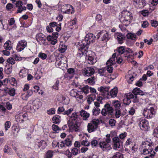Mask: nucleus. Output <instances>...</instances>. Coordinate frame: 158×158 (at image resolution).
Returning <instances> with one entry per match:
<instances>
[{
	"mask_svg": "<svg viewBox=\"0 0 158 158\" xmlns=\"http://www.w3.org/2000/svg\"><path fill=\"white\" fill-rule=\"evenodd\" d=\"M95 36H93V34L91 33H89L87 34L85 38V40L82 41L81 43L79 42L78 49L79 50L78 55L80 56H81L84 54V52L88 49V45L90 42H93V40H94Z\"/></svg>",
	"mask_w": 158,
	"mask_h": 158,
	"instance_id": "f257e3e1",
	"label": "nucleus"
},
{
	"mask_svg": "<svg viewBox=\"0 0 158 158\" xmlns=\"http://www.w3.org/2000/svg\"><path fill=\"white\" fill-rule=\"evenodd\" d=\"M131 14L129 11H123L121 14L119 20L123 25L126 26L130 24V21L132 19Z\"/></svg>",
	"mask_w": 158,
	"mask_h": 158,
	"instance_id": "f03ea898",
	"label": "nucleus"
},
{
	"mask_svg": "<svg viewBox=\"0 0 158 158\" xmlns=\"http://www.w3.org/2000/svg\"><path fill=\"white\" fill-rule=\"evenodd\" d=\"M141 147L143 149V153L144 155L147 154L152 151L154 143L151 140L148 139L142 142Z\"/></svg>",
	"mask_w": 158,
	"mask_h": 158,
	"instance_id": "7ed1b4c3",
	"label": "nucleus"
},
{
	"mask_svg": "<svg viewBox=\"0 0 158 158\" xmlns=\"http://www.w3.org/2000/svg\"><path fill=\"white\" fill-rule=\"evenodd\" d=\"M99 123V120L97 119H94L89 123L87 127L88 132L91 133L95 131L97 128Z\"/></svg>",
	"mask_w": 158,
	"mask_h": 158,
	"instance_id": "20e7f679",
	"label": "nucleus"
},
{
	"mask_svg": "<svg viewBox=\"0 0 158 158\" xmlns=\"http://www.w3.org/2000/svg\"><path fill=\"white\" fill-rule=\"evenodd\" d=\"M155 111L152 107H148L145 108L143 111V114L144 116L147 118H150L152 117L155 114Z\"/></svg>",
	"mask_w": 158,
	"mask_h": 158,
	"instance_id": "39448f33",
	"label": "nucleus"
},
{
	"mask_svg": "<svg viewBox=\"0 0 158 158\" xmlns=\"http://www.w3.org/2000/svg\"><path fill=\"white\" fill-rule=\"evenodd\" d=\"M114 111L113 108L109 104H106L104 106V108L101 111L102 114L106 116L107 115H111Z\"/></svg>",
	"mask_w": 158,
	"mask_h": 158,
	"instance_id": "423d86ee",
	"label": "nucleus"
},
{
	"mask_svg": "<svg viewBox=\"0 0 158 158\" xmlns=\"http://www.w3.org/2000/svg\"><path fill=\"white\" fill-rule=\"evenodd\" d=\"M116 56V53H114L112 56V57L110 58L106 63L107 65V70L110 73H112L113 71V68L111 66L112 65L115 63V57Z\"/></svg>",
	"mask_w": 158,
	"mask_h": 158,
	"instance_id": "0eeeda50",
	"label": "nucleus"
},
{
	"mask_svg": "<svg viewBox=\"0 0 158 158\" xmlns=\"http://www.w3.org/2000/svg\"><path fill=\"white\" fill-rule=\"evenodd\" d=\"M97 36L98 39L101 36L102 40L103 41H107L110 38V35L106 31H101L98 33Z\"/></svg>",
	"mask_w": 158,
	"mask_h": 158,
	"instance_id": "6e6552de",
	"label": "nucleus"
},
{
	"mask_svg": "<svg viewBox=\"0 0 158 158\" xmlns=\"http://www.w3.org/2000/svg\"><path fill=\"white\" fill-rule=\"evenodd\" d=\"M27 116L26 113L22 111L19 112L15 116L16 120L17 122L21 123L27 119Z\"/></svg>",
	"mask_w": 158,
	"mask_h": 158,
	"instance_id": "1a4fd4ad",
	"label": "nucleus"
},
{
	"mask_svg": "<svg viewBox=\"0 0 158 158\" xmlns=\"http://www.w3.org/2000/svg\"><path fill=\"white\" fill-rule=\"evenodd\" d=\"M70 130L72 131H80L81 129L80 127V122L75 123H68Z\"/></svg>",
	"mask_w": 158,
	"mask_h": 158,
	"instance_id": "9d476101",
	"label": "nucleus"
},
{
	"mask_svg": "<svg viewBox=\"0 0 158 158\" xmlns=\"http://www.w3.org/2000/svg\"><path fill=\"white\" fill-rule=\"evenodd\" d=\"M90 52L87 51L85 53L86 61L89 64H92L95 63L96 60L94 58V53L89 54Z\"/></svg>",
	"mask_w": 158,
	"mask_h": 158,
	"instance_id": "9b49d317",
	"label": "nucleus"
},
{
	"mask_svg": "<svg viewBox=\"0 0 158 158\" xmlns=\"http://www.w3.org/2000/svg\"><path fill=\"white\" fill-rule=\"evenodd\" d=\"M112 140L114 144L113 148L114 149L116 150L122 147V142L118 137H114L112 139Z\"/></svg>",
	"mask_w": 158,
	"mask_h": 158,
	"instance_id": "f8f14e48",
	"label": "nucleus"
},
{
	"mask_svg": "<svg viewBox=\"0 0 158 158\" xmlns=\"http://www.w3.org/2000/svg\"><path fill=\"white\" fill-rule=\"evenodd\" d=\"M82 75L84 76H90L93 75L95 72L94 69L91 67H87L81 70Z\"/></svg>",
	"mask_w": 158,
	"mask_h": 158,
	"instance_id": "ddd939ff",
	"label": "nucleus"
},
{
	"mask_svg": "<svg viewBox=\"0 0 158 158\" xmlns=\"http://www.w3.org/2000/svg\"><path fill=\"white\" fill-rule=\"evenodd\" d=\"M58 147L61 148H65L66 146H71L72 144V139L71 138H66L64 141H61L60 143H57Z\"/></svg>",
	"mask_w": 158,
	"mask_h": 158,
	"instance_id": "4468645a",
	"label": "nucleus"
},
{
	"mask_svg": "<svg viewBox=\"0 0 158 158\" xmlns=\"http://www.w3.org/2000/svg\"><path fill=\"white\" fill-rule=\"evenodd\" d=\"M99 145L103 151H108L111 148L110 144L106 142L104 140L101 141L99 143Z\"/></svg>",
	"mask_w": 158,
	"mask_h": 158,
	"instance_id": "2eb2a0df",
	"label": "nucleus"
},
{
	"mask_svg": "<svg viewBox=\"0 0 158 158\" xmlns=\"http://www.w3.org/2000/svg\"><path fill=\"white\" fill-rule=\"evenodd\" d=\"M70 95L72 97H75L78 100L82 99L83 96L81 95V92L77 91L76 89H73L70 92Z\"/></svg>",
	"mask_w": 158,
	"mask_h": 158,
	"instance_id": "dca6fc26",
	"label": "nucleus"
},
{
	"mask_svg": "<svg viewBox=\"0 0 158 158\" xmlns=\"http://www.w3.org/2000/svg\"><path fill=\"white\" fill-rule=\"evenodd\" d=\"M139 124L142 130L146 131L148 129V122L146 120L140 118L139 120Z\"/></svg>",
	"mask_w": 158,
	"mask_h": 158,
	"instance_id": "f3484780",
	"label": "nucleus"
},
{
	"mask_svg": "<svg viewBox=\"0 0 158 158\" xmlns=\"http://www.w3.org/2000/svg\"><path fill=\"white\" fill-rule=\"evenodd\" d=\"M79 116L76 113H73L69 117L68 123H75L79 122H78Z\"/></svg>",
	"mask_w": 158,
	"mask_h": 158,
	"instance_id": "a211bd4d",
	"label": "nucleus"
},
{
	"mask_svg": "<svg viewBox=\"0 0 158 158\" xmlns=\"http://www.w3.org/2000/svg\"><path fill=\"white\" fill-rule=\"evenodd\" d=\"M67 58L65 57L61 58L60 59L56 60V65L57 67L62 68V65L64 66L66 65Z\"/></svg>",
	"mask_w": 158,
	"mask_h": 158,
	"instance_id": "6ab92c4d",
	"label": "nucleus"
},
{
	"mask_svg": "<svg viewBox=\"0 0 158 158\" xmlns=\"http://www.w3.org/2000/svg\"><path fill=\"white\" fill-rule=\"evenodd\" d=\"M27 45V42L24 40L19 41L17 44V50L18 51H21L23 50Z\"/></svg>",
	"mask_w": 158,
	"mask_h": 158,
	"instance_id": "aec40b11",
	"label": "nucleus"
},
{
	"mask_svg": "<svg viewBox=\"0 0 158 158\" xmlns=\"http://www.w3.org/2000/svg\"><path fill=\"white\" fill-rule=\"evenodd\" d=\"M16 7L18 8L17 13H20L23 10H26V7L23 6V3L21 1H17L15 3Z\"/></svg>",
	"mask_w": 158,
	"mask_h": 158,
	"instance_id": "412c9836",
	"label": "nucleus"
},
{
	"mask_svg": "<svg viewBox=\"0 0 158 158\" xmlns=\"http://www.w3.org/2000/svg\"><path fill=\"white\" fill-rule=\"evenodd\" d=\"M36 39L40 44H44L46 40V38L44 34L40 33L37 35Z\"/></svg>",
	"mask_w": 158,
	"mask_h": 158,
	"instance_id": "4be33fe9",
	"label": "nucleus"
},
{
	"mask_svg": "<svg viewBox=\"0 0 158 158\" xmlns=\"http://www.w3.org/2000/svg\"><path fill=\"white\" fill-rule=\"evenodd\" d=\"M126 109H124L122 113H121L120 109H115V118H119L120 116H123L127 113Z\"/></svg>",
	"mask_w": 158,
	"mask_h": 158,
	"instance_id": "5701e85b",
	"label": "nucleus"
},
{
	"mask_svg": "<svg viewBox=\"0 0 158 158\" xmlns=\"http://www.w3.org/2000/svg\"><path fill=\"white\" fill-rule=\"evenodd\" d=\"M109 87L101 86L98 88V90L100 91L104 96L108 94V91Z\"/></svg>",
	"mask_w": 158,
	"mask_h": 158,
	"instance_id": "b1692460",
	"label": "nucleus"
},
{
	"mask_svg": "<svg viewBox=\"0 0 158 158\" xmlns=\"http://www.w3.org/2000/svg\"><path fill=\"white\" fill-rule=\"evenodd\" d=\"M115 37L116 38L119 44H122L124 39V35L121 33H117L114 35Z\"/></svg>",
	"mask_w": 158,
	"mask_h": 158,
	"instance_id": "393cba45",
	"label": "nucleus"
},
{
	"mask_svg": "<svg viewBox=\"0 0 158 158\" xmlns=\"http://www.w3.org/2000/svg\"><path fill=\"white\" fill-rule=\"evenodd\" d=\"M80 114L84 120H87L89 117V114L84 110H82L80 112Z\"/></svg>",
	"mask_w": 158,
	"mask_h": 158,
	"instance_id": "a878e982",
	"label": "nucleus"
},
{
	"mask_svg": "<svg viewBox=\"0 0 158 158\" xmlns=\"http://www.w3.org/2000/svg\"><path fill=\"white\" fill-rule=\"evenodd\" d=\"M132 92L135 95L138 94L143 95L144 94V92L141 90L139 88H135Z\"/></svg>",
	"mask_w": 158,
	"mask_h": 158,
	"instance_id": "bb28decb",
	"label": "nucleus"
},
{
	"mask_svg": "<svg viewBox=\"0 0 158 158\" xmlns=\"http://www.w3.org/2000/svg\"><path fill=\"white\" fill-rule=\"evenodd\" d=\"M33 91L31 90H29L27 91V94H22V98L23 100H27L29 97L33 94Z\"/></svg>",
	"mask_w": 158,
	"mask_h": 158,
	"instance_id": "cd10ccee",
	"label": "nucleus"
},
{
	"mask_svg": "<svg viewBox=\"0 0 158 158\" xmlns=\"http://www.w3.org/2000/svg\"><path fill=\"white\" fill-rule=\"evenodd\" d=\"M112 104L115 109H120L121 106L120 102L118 100H114L112 101Z\"/></svg>",
	"mask_w": 158,
	"mask_h": 158,
	"instance_id": "c85d7f7f",
	"label": "nucleus"
},
{
	"mask_svg": "<svg viewBox=\"0 0 158 158\" xmlns=\"http://www.w3.org/2000/svg\"><path fill=\"white\" fill-rule=\"evenodd\" d=\"M33 108L34 110L38 109L42 105L41 102L39 101H34L33 102Z\"/></svg>",
	"mask_w": 158,
	"mask_h": 158,
	"instance_id": "c756f323",
	"label": "nucleus"
},
{
	"mask_svg": "<svg viewBox=\"0 0 158 158\" xmlns=\"http://www.w3.org/2000/svg\"><path fill=\"white\" fill-rule=\"evenodd\" d=\"M118 92V89L117 87H115L112 89L110 92V94L112 98L115 97Z\"/></svg>",
	"mask_w": 158,
	"mask_h": 158,
	"instance_id": "7c9ffc66",
	"label": "nucleus"
},
{
	"mask_svg": "<svg viewBox=\"0 0 158 158\" xmlns=\"http://www.w3.org/2000/svg\"><path fill=\"white\" fill-rule=\"evenodd\" d=\"M125 145L127 146H129L131 148L132 146H135V143L134 141L131 139H128L127 140Z\"/></svg>",
	"mask_w": 158,
	"mask_h": 158,
	"instance_id": "2f4dec72",
	"label": "nucleus"
},
{
	"mask_svg": "<svg viewBox=\"0 0 158 158\" xmlns=\"http://www.w3.org/2000/svg\"><path fill=\"white\" fill-rule=\"evenodd\" d=\"M125 96L128 98L130 100L131 99L135 98V102H136L138 101V99L137 98V96L136 95H135L134 96V95L131 93H128L127 95H125Z\"/></svg>",
	"mask_w": 158,
	"mask_h": 158,
	"instance_id": "473e14b6",
	"label": "nucleus"
},
{
	"mask_svg": "<svg viewBox=\"0 0 158 158\" xmlns=\"http://www.w3.org/2000/svg\"><path fill=\"white\" fill-rule=\"evenodd\" d=\"M4 47L6 50H10L12 48L11 42L10 41H7L4 44Z\"/></svg>",
	"mask_w": 158,
	"mask_h": 158,
	"instance_id": "72a5a7b5",
	"label": "nucleus"
},
{
	"mask_svg": "<svg viewBox=\"0 0 158 158\" xmlns=\"http://www.w3.org/2000/svg\"><path fill=\"white\" fill-rule=\"evenodd\" d=\"M96 95L95 94H92L90 95L89 97L88 98L87 101L89 104H90L91 103L94 101L96 98Z\"/></svg>",
	"mask_w": 158,
	"mask_h": 158,
	"instance_id": "f704fd0d",
	"label": "nucleus"
},
{
	"mask_svg": "<svg viewBox=\"0 0 158 158\" xmlns=\"http://www.w3.org/2000/svg\"><path fill=\"white\" fill-rule=\"evenodd\" d=\"M46 39L48 41H51V43L52 45H55L57 41L56 39L52 38V36L50 35L47 36Z\"/></svg>",
	"mask_w": 158,
	"mask_h": 158,
	"instance_id": "c9c22d12",
	"label": "nucleus"
},
{
	"mask_svg": "<svg viewBox=\"0 0 158 158\" xmlns=\"http://www.w3.org/2000/svg\"><path fill=\"white\" fill-rule=\"evenodd\" d=\"M86 82L90 85H94L95 83V78L94 77H91L88 78L86 81Z\"/></svg>",
	"mask_w": 158,
	"mask_h": 158,
	"instance_id": "e433bc0d",
	"label": "nucleus"
},
{
	"mask_svg": "<svg viewBox=\"0 0 158 158\" xmlns=\"http://www.w3.org/2000/svg\"><path fill=\"white\" fill-rule=\"evenodd\" d=\"M5 69L6 73L9 74L11 73L12 70V66H10V64H7L5 66Z\"/></svg>",
	"mask_w": 158,
	"mask_h": 158,
	"instance_id": "4c0bfd02",
	"label": "nucleus"
},
{
	"mask_svg": "<svg viewBox=\"0 0 158 158\" xmlns=\"http://www.w3.org/2000/svg\"><path fill=\"white\" fill-rule=\"evenodd\" d=\"M76 21L75 20H74L70 21L68 24L69 27L71 29H73L75 27V26L76 24Z\"/></svg>",
	"mask_w": 158,
	"mask_h": 158,
	"instance_id": "58836bf2",
	"label": "nucleus"
},
{
	"mask_svg": "<svg viewBox=\"0 0 158 158\" xmlns=\"http://www.w3.org/2000/svg\"><path fill=\"white\" fill-rule=\"evenodd\" d=\"M53 155V151L51 150H48L46 153L45 158H52Z\"/></svg>",
	"mask_w": 158,
	"mask_h": 158,
	"instance_id": "ea45409f",
	"label": "nucleus"
},
{
	"mask_svg": "<svg viewBox=\"0 0 158 158\" xmlns=\"http://www.w3.org/2000/svg\"><path fill=\"white\" fill-rule=\"evenodd\" d=\"M67 47L65 45H60L59 48V50L61 53L64 52L66 50Z\"/></svg>",
	"mask_w": 158,
	"mask_h": 158,
	"instance_id": "a19ab883",
	"label": "nucleus"
},
{
	"mask_svg": "<svg viewBox=\"0 0 158 158\" xmlns=\"http://www.w3.org/2000/svg\"><path fill=\"white\" fill-rule=\"evenodd\" d=\"M5 91H7L8 92V93L9 95L11 96H14L15 94V90L13 89H8L7 88L6 90H5Z\"/></svg>",
	"mask_w": 158,
	"mask_h": 158,
	"instance_id": "79ce46f5",
	"label": "nucleus"
},
{
	"mask_svg": "<svg viewBox=\"0 0 158 158\" xmlns=\"http://www.w3.org/2000/svg\"><path fill=\"white\" fill-rule=\"evenodd\" d=\"M80 153L79 149L77 148H73L71 150L72 155H73L75 156L77 155L78 153Z\"/></svg>",
	"mask_w": 158,
	"mask_h": 158,
	"instance_id": "37998d69",
	"label": "nucleus"
},
{
	"mask_svg": "<svg viewBox=\"0 0 158 158\" xmlns=\"http://www.w3.org/2000/svg\"><path fill=\"white\" fill-rule=\"evenodd\" d=\"M26 71L24 69L21 70L19 73V76L22 78L25 77L27 75Z\"/></svg>",
	"mask_w": 158,
	"mask_h": 158,
	"instance_id": "c03bdc74",
	"label": "nucleus"
},
{
	"mask_svg": "<svg viewBox=\"0 0 158 158\" xmlns=\"http://www.w3.org/2000/svg\"><path fill=\"white\" fill-rule=\"evenodd\" d=\"M71 7V5L69 4H66L63 5L61 7V11L63 13H64V11H66V10H67L68 8Z\"/></svg>",
	"mask_w": 158,
	"mask_h": 158,
	"instance_id": "a18cd8bd",
	"label": "nucleus"
},
{
	"mask_svg": "<svg viewBox=\"0 0 158 158\" xmlns=\"http://www.w3.org/2000/svg\"><path fill=\"white\" fill-rule=\"evenodd\" d=\"M64 13H67L68 14H72L74 13V8L73 7L71 6V7L68 8L67 10L66 11H64Z\"/></svg>",
	"mask_w": 158,
	"mask_h": 158,
	"instance_id": "49530a36",
	"label": "nucleus"
},
{
	"mask_svg": "<svg viewBox=\"0 0 158 158\" xmlns=\"http://www.w3.org/2000/svg\"><path fill=\"white\" fill-rule=\"evenodd\" d=\"M127 37L128 39H131L132 40H135L136 39V35L132 33H128L127 35Z\"/></svg>",
	"mask_w": 158,
	"mask_h": 158,
	"instance_id": "de8ad7c7",
	"label": "nucleus"
},
{
	"mask_svg": "<svg viewBox=\"0 0 158 158\" xmlns=\"http://www.w3.org/2000/svg\"><path fill=\"white\" fill-rule=\"evenodd\" d=\"M89 87L88 85H86L85 87H82L81 90L82 92L86 94L89 92Z\"/></svg>",
	"mask_w": 158,
	"mask_h": 158,
	"instance_id": "09e8293b",
	"label": "nucleus"
},
{
	"mask_svg": "<svg viewBox=\"0 0 158 158\" xmlns=\"http://www.w3.org/2000/svg\"><path fill=\"white\" fill-rule=\"evenodd\" d=\"M100 112V110L98 108H94L92 110L93 114L97 116L98 115Z\"/></svg>",
	"mask_w": 158,
	"mask_h": 158,
	"instance_id": "8fccbe9b",
	"label": "nucleus"
},
{
	"mask_svg": "<svg viewBox=\"0 0 158 158\" xmlns=\"http://www.w3.org/2000/svg\"><path fill=\"white\" fill-rule=\"evenodd\" d=\"M5 106L4 103L3 102L0 103V112L4 113L6 111Z\"/></svg>",
	"mask_w": 158,
	"mask_h": 158,
	"instance_id": "3c124183",
	"label": "nucleus"
},
{
	"mask_svg": "<svg viewBox=\"0 0 158 158\" xmlns=\"http://www.w3.org/2000/svg\"><path fill=\"white\" fill-rule=\"evenodd\" d=\"M125 51V48L124 46H121L117 49V51L119 55L123 54Z\"/></svg>",
	"mask_w": 158,
	"mask_h": 158,
	"instance_id": "603ef678",
	"label": "nucleus"
},
{
	"mask_svg": "<svg viewBox=\"0 0 158 158\" xmlns=\"http://www.w3.org/2000/svg\"><path fill=\"white\" fill-rule=\"evenodd\" d=\"M23 108L24 109H26V110L27 112L30 113L32 112L31 110H32V108L30 104L27 105L26 106L24 107Z\"/></svg>",
	"mask_w": 158,
	"mask_h": 158,
	"instance_id": "864d4df0",
	"label": "nucleus"
},
{
	"mask_svg": "<svg viewBox=\"0 0 158 158\" xmlns=\"http://www.w3.org/2000/svg\"><path fill=\"white\" fill-rule=\"evenodd\" d=\"M38 146L39 148L41 147L42 149L45 148L46 146V143L44 140H42L39 143Z\"/></svg>",
	"mask_w": 158,
	"mask_h": 158,
	"instance_id": "5fc2aeb1",
	"label": "nucleus"
},
{
	"mask_svg": "<svg viewBox=\"0 0 158 158\" xmlns=\"http://www.w3.org/2000/svg\"><path fill=\"white\" fill-rule=\"evenodd\" d=\"M7 62L9 64H15V62L13 57H10L7 60Z\"/></svg>",
	"mask_w": 158,
	"mask_h": 158,
	"instance_id": "6e6d98bb",
	"label": "nucleus"
},
{
	"mask_svg": "<svg viewBox=\"0 0 158 158\" xmlns=\"http://www.w3.org/2000/svg\"><path fill=\"white\" fill-rule=\"evenodd\" d=\"M123 154L119 152H117L114 155L112 158H123Z\"/></svg>",
	"mask_w": 158,
	"mask_h": 158,
	"instance_id": "4d7b16f0",
	"label": "nucleus"
},
{
	"mask_svg": "<svg viewBox=\"0 0 158 158\" xmlns=\"http://www.w3.org/2000/svg\"><path fill=\"white\" fill-rule=\"evenodd\" d=\"M73 111V109L72 108H71L67 110H65L64 112V113H63V114L68 115L70 114Z\"/></svg>",
	"mask_w": 158,
	"mask_h": 158,
	"instance_id": "13d9d810",
	"label": "nucleus"
},
{
	"mask_svg": "<svg viewBox=\"0 0 158 158\" xmlns=\"http://www.w3.org/2000/svg\"><path fill=\"white\" fill-rule=\"evenodd\" d=\"M52 129L54 131H55L56 133H58V131L60 130L58 126L57 125L53 124L52 126Z\"/></svg>",
	"mask_w": 158,
	"mask_h": 158,
	"instance_id": "bf43d9fd",
	"label": "nucleus"
},
{
	"mask_svg": "<svg viewBox=\"0 0 158 158\" xmlns=\"http://www.w3.org/2000/svg\"><path fill=\"white\" fill-rule=\"evenodd\" d=\"M110 135L109 134H107L106 135V138H104V139H105V142L108 143H109L110 144L111 142V139L110 138Z\"/></svg>",
	"mask_w": 158,
	"mask_h": 158,
	"instance_id": "052dcab7",
	"label": "nucleus"
},
{
	"mask_svg": "<svg viewBox=\"0 0 158 158\" xmlns=\"http://www.w3.org/2000/svg\"><path fill=\"white\" fill-rule=\"evenodd\" d=\"M4 152L8 153H11V149L9 148L8 146H5L4 150Z\"/></svg>",
	"mask_w": 158,
	"mask_h": 158,
	"instance_id": "680f3d73",
	"label": "nucleus"
},
{
	"mask_svg": "<svg viewBox=\"0 0 158 158\" xmlns=\"http://www.w3.org/2000/svg\"><path fill=\"white\" fill-rule=\"evenodd\" d=\"M38 56L42 60H44L46 58L47 56V54L43 53L40 52Z\"/></svg>",
	"mask_w": 158,
	"mask_h": 158,
	"instance_id": "e2e57ef3",
	"label": "nucleus"
},
{
	"mask_svg": "<svg viewBox=\"0 0 158 158\" xmlns=\"http://www.w3.org/2000/svg\"><path fill=\"white\" fill-rule=\"evenodd\" d=\"M10 121H7L5 123V129L6 131L10 127Z\"/></svg>",
	"mask_w": 158,
	"mask_h": 158,
	"instance_id": "0e129e2a",
	"label": "nucleus"
},
{
	"mask_svg": "<svg viewBox=\"0 0 158 158\" xmlns=\"http://www.w3.org/2000/svg\"><path fill=\"white\" fill-rule=\"evenodd\" d=\"M123 103L126 105L129 104L131 102L130 100L126 96H125V98L123 99Z\"/></svg>",
	"mask_w": 158,
	"mask_h": 158,
	"instance_id": "69168bd1",
	"label": "nucleus"
},
{
	"mask_svg": "<svg viewBox=\"0 0 158 158\" xmlns=\"http://www.w3.org/2000/svg\"><path fill=\"white\" fill-rule=\"evenodd\" d=\"M151 23L152 26L155 27H156L158 26V22L156 21L152 20L151 21Z\"/></svg>",
	"mask_w": 158,
	"mask_h": 158,
	"instance_id": "338daca9",
	"label": "nucleus"
},
{
	"mask_svg": "<svg viewBox=\"0 0 158 158\" xmlns=\"http://www.w3.org/2000/svg\"><path fill=\"white\" fill-rule=\"evenodd\" d=\"M52 120L53 121V123L56 124H58L60 122V120L59 118L56 116L53 117L52 118Z\"/></svg>",
	"mask_w": 158,
	"mask_h": 158,
	"instance_id": "774afa93",
	"label": "nucleus"
}]
</instances>
